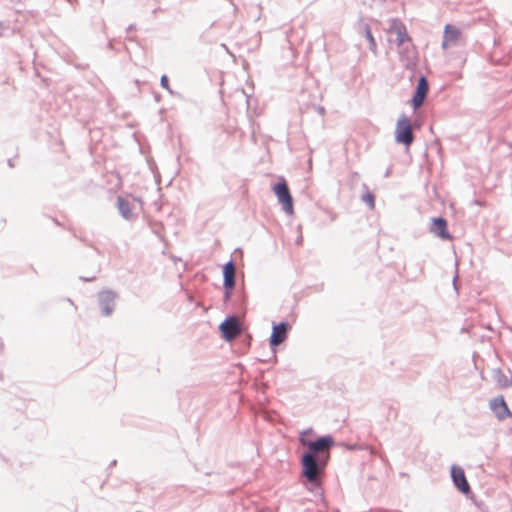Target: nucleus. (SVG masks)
<instances>
[{"label": "nucleus", "instance_id": "obj_1", "mask_svg": "<svg viewBox=\"0 0 512 512\" xmlns=\"http://www.w3.org/2000/svg\"><path fill=\"white\" fill-rule=\"evenodd\" d=\"M302 474L312 484L319 485L321 481V473L323 465L321 458L318 457V461L311 453L305 454L301 461Z\"/></svg>", "mask_w": 512, "mask_h": 512}, {"label": "nucleus", "instance_id": "obj_16", "mask_svg": "<svg viewBox=\"0 0 512 512\" xmlns=\"http://www.w3.org/2000/svg\"><path fill=\"white\" fill-rule=\"evenodd\" d=\"M365 34H366L367 40L369 41L371 51L374 54H376V52H377V44H376V41H375V39H374V37H373V35H372V33H371L369 28H366Z\"/></svg>", "mask_w": 512, "mask_h": 512}, {"label": "nucleus", "instance_id": "obj_8", "mask_svg": "<svg viewBox=\"0 0 512 512\" xmlns=\"http://www.w3.org/2000/svg\"><path fill=\"white\" fill-rule=\"evenodd\" d=\"M490 408L499 420H504L511 416V412L502 396L493 398L490 401Z\"/></svg>", "mask_w": 512, "mask_h": 512}, {"label": "nucleus", "instance_id": "obj_18", "mask_svg": "<svg viewBox=\"0 0 512 512\" xmlns=\"http://www.w3.org/2000/svg\"><path fill=\"white\" fill-rule=\"evenodd\" d=\"M161 85H162L163 88L169 89V80H168V77L166 75H163L161 77Z\"/></svg>", "mask_w": 512, "mask_h": 512}, {"label": "nucleus", "instance_id": "obj_15", "mask_svg": "<svg viewBox=\"0 0 512 512\" xmlns=\"http://www.w3.org/2000/svg\"><path fill=\"white\" fill-rule=\"evenodd\" d=\"M117 205H118V209H119L121 215L125 219L129 220L134 217V214L132 211V206L126 199H124L123 197H118Z\"/></svg>", "mask_w": 512, "mask_h": 512}, {"label": "nucleus", "instance_id": "obj_5", "mask_svg": "<svg viewBox=\"0 0 512 512\" xmlns=\"http://www.w3.org/2000/svg\"><path fill=\"white\" fill-rule=\"evenodd\" d=\"M222 336L227 341H232L241 334V328L236 317H229L220 324Z\"/></svg>", "mask_w": 512, "mask_h": 512}, {"label": "nucleus", "instance_id": "obj_7", "mask_svg": "<svg viewBox=\"0 0 512 512\" xmlns=\"http://www.w3.org/2000/svg\"><path fill=\"white\" fill-rule=\"evenodd\" d=\"M451 476L455 486L464 494L469 493L470 486L466 479L464 470L459 466H452Z\"/></svg>", "mask_w": 512, "mask_h": 512}, {"label": "nucleus", "instance_id": "obj_13", "mask_svg": "<svg viewBox=\"0 0 512 512\" xmlns=\"http://www.w3.org/2000/svg\"><path fill=\"white\" fill-rule=\"evenodd\" d=\"M224 286L226 289L231 290L235 284V266L232 262L225 264L224 269Z\"/></svg>", "mask_w": 512, "mask_h": 512}, {"label": "nucleus", "instance_id": "obj_9", "mask_svg": "<svg viewBox=\"0 0 512 512\" xmlns=\"http://www.w3.org/2000/svg\"><path fill=\"white\" fill-rule=\"evenodd\" d=\"M428 82L425 77H421L418 80L415 94L412 98V105L415 109L422 106L428 93Z\"/></svg>", "mask_w": 512, "mask_h": 512}, {"label": "nucleus", "instance_id": "obj_6", "mask_svg": "<svg viewBox=\"0 0 512 512\" xmlns=\"http://www.w3.org/2000/svg\"><path fill=\"white\" fill-rule=\"evenodd\" d=\"M116 294L102 291L98 296L99 307L103 315L109 316L115 309Z\"/></svg>", "mask_w": 512, "mask_h": 512}, {"label": "nucleus", "instance_id": "obj_14", "mask_svg": "<svg viewBox=\"0 0 512 512\" xmlns=\"http://www.w3.org/2000/svg\"><path fill=\"white\" fill-rule=\"evenodd\" d=\"M389 32L396 35V40L398 45L403 44L406 40H408V35L405 26L400 22H394Z\"/></svg>", "mask_w": 512, "mask_h": 512}, {"label": "nucleus", "instance_id": "obj_3", "mask_svg": "<svg viewBox=\"0 0 512 512\" xmlns=\"http://www.w3.org/2000/svg\"><path fill=\"white\" fill-rule=\"evenodd\" d=\"M278 202L281 204L282 209L288 215L294 213L293 198L290 194L289 188L285 180H282L273 186Z\"/></svg>", "mask_w": 512, "mask_h": 512}, {"label": "nucleus", "instance_id": "obj_4", "mask_svg": "<svg viewBox=\"0 0 512 512\" xmlns=\"http://www.w3.org/2000/svg\"><path fill=\"white\" fill-rule=\"evenodd\" d=\"M300 441L311 452H314V453L325 452L326 460L329 458V449L333 445V439L331 436H324V437H320L316 441H310V440H307L305 438V435L303 434L302 437L300 438Z\"/></svg>", "mask_w": 512, "mask_h": 512}, {"label": "nucleus", "instance_id": "obj_17", "mask_svg": "<svg viewBox=\"0 0 512 512\" xmlns=\"http://www.w3.org/2000/svg\"><path fill=\"white\" fill-rule=\"evenodd\" d=\"M363 200L365 201V203H367L370 208H374L375 206V202H374V196L370 193L366 194L363 196Z\"/></svg>", "mask_w": 512, "mask_h": 512}, {"label": "nucleus", "instance_id": "obj_11", "mask_svg": "<svg viewBox=\"0 0 512 512\" xmlns=\"http://www.w3.org/2000/svg\"><path fill=\"white\" fill-rule=\"evenodd\" d=\"M288 325L284 322L274 325L270 337V345L276 347L280 345L287 337Z\"/></svg>", "mask_w": 512, "mask_h": 512}, {"label": "nucleus", "instance_id": "obj_12", "mask_svg": "<svg viewBox=\"0 0 512 512\" xmlns=\"http://www.w3.org/2000/svg\"><path fill=\"white\" fill-rule=\"evenodd\" d=\"M461 36L460 30L452 25H446L444 31V40L443 47H447L448 45L455 44Z\"/></svg>", "mask_w": 512, "mask_h": 512}, {"label": "nucleus", "instance_id": "obj_10", "mask_svg": "<svg viewBox=\"0 0 512 512\" xmlns=\"http://www.w3.org/2000/svg\"><path fill=\"white\" fill-rule=\"evenodd\" d=\"M430 231L442 240L452 239V236L447 229V221L444 218L440 217L432 219Z\"/></svg>", "mask_w": 512, "mask_h": 512}, {"label": "nucleus", "instance_id": "obj_2", "mask_svg": "<svg viewBox=\"0 0 512 512\" xmlns=\"http://www.w3.org/2000/svg\"><path fill=\"white\" fill-rule=\"evenodd\" d=\"M395 140L409 147L414 141L412 123L408 116L400 115L395 129Z\"/></svg>", "mask_w": 512, "mask_h": 512}]
</instances>
